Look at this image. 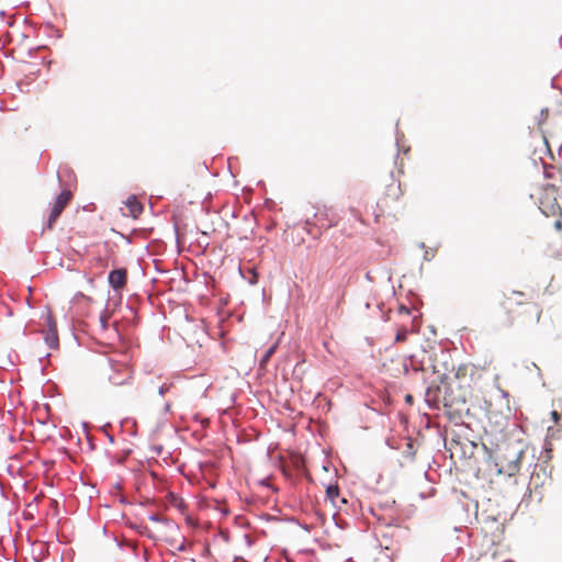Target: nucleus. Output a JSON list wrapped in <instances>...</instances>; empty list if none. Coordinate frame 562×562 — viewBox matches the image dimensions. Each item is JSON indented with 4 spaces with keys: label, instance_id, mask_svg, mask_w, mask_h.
<instances>
[{
    "label": "nucleus",
    "instance_id": "7ed1b4c3",
    "mask_svg": "<svg viewBox=\"0 0 562 562\" xmlns=\"http://www.w3.org/2000/svg\"><path fill=\"white\" fill-rule=\"evenodd\" d=\"M402 196L403 190L401 182L392 178L391 182L385 186V190L380 198L378 205L380 206L381 211L390 212L400 202Z\"/></svg>",
    "mask_w": 562,
    "mask_h": 562
},
{
    "label": "nucleus",
    "instance_id": "39448f33",
    "mask_svg": "<svg viewBox=\"0 0 562 562\" xmlns=\"http://www.w3.org/2000/svg\"><path fill=\"white\" fill-rule=\"evenodd\" d=\"M42 319H43V325L46 328L44 330V334H45L44 339H45L46 344L48 345L49 348H57L59 339H58L56 321H55L52 312L49 310H47L43 314Z\"/></svg>",
    "mask_w": 562,
    "mask_h": 562
},
{
    "label": "nucleus",
    "instance_id": "aec40b11",
    "mask_svg": "<svg viewBox=\"0 0 562 562\" xmlns=\"http://www.w3.org/2000/svg\"><path fill=\"white\" fill-rule=\"evenodd\" d=\"M405 400H406L407 403H412L413 402V396L408 394V395H406Z\"/></svg>",
    "mask_w": 562,
    "mask_h": 562
},
{
    "label": "nucleus",
    "instance_id": "6e6552de",
    "mask_svg": "<svg viewBox=\"0 0 562 562\" xmlns=\"http://www.w3.org/2000/svg\"><path fill=\"white\" fill-rule=\"evenodd\" d=\"M125 207L127 209V215L133 218H137L143 212V205L135 196L127 198Z\"/></svg>",
    "mask_w": 562,
    "mask_h": 562
},
{
    "label": "nucleus",
    "instance_id": "f8f14e48",
    "mask_svg": "<svg viewBox=\"0 0 562 562\" xmlns=\"http://www.w3.org/2000/svg\"><path fill=\"white\" fill-rule=\"evenodd\" d=\"M559 167H550L546 169V176L547 178L557 179L559 181V176L557 172L553 171V169H558Z\"/></svg>",
    "mask_w": 562,
    "mask_h": 562
},
{
    "label": "nucleus",
    "instance_id": "20e7f679",
    "mask_svg": "<svg viewBox=\"0 0 562 562\" xmlns=\"http://www.w3.org/2000/svg\"><path fill=\"white\" fill-rule=\"evenodd\" d=\"M72 199V193L70 190H63L56 198L54 204L50 207L48 218L46 222V226L44 229H53L55 223L59 218L60 214L65 210V207L69 204Z\"/></svg>",
    "mask_w": 562,
    "mask_h": 562
},
{
    "label": "nucleus",
    "instance_id": "b1692460",
    "mask_svg": "<svg viewBox=\"0 0 562 562\" xmlns=\"http://www.w3.org/2000/svg\"><path fill=\"white\" fill-rule=\"evenodd\" d=\"M513 294H518L520 296H524L525 294L522 292H513Z\"/></svg>",
    "mask_w": 562,
    "mask_h": 562
},
{
    "label": "nucleus",
    "instance_id": "f257e3e1",
    "mask_svg": "<svg viewBox=\"0 0 562 562\" xmlns=\"http://www.w3.org/2000/svg\"><path fill=\"white\" fill-rule=\"evenodd\" d=\"M499 307L504 323L507 325H513L514 323L525 325L528 322L538 323L541 315V310L538 305L517 302L512 296H505L499 303Z\"/></svg>",
    "mask_w": 562,
    "mask_h": 562
},
{
    "label": "nucleus",
    "instance_id": "9b49d317",
    "mask_svg": "<svg viewBox=\"0 0 562 562\" xmlns=\"http://www.w3.org/2000/svg\"><path fill=\"white\" fill-rule=\"evenodd\" d=\"M407 336H408V330L405 327H401L396 333L395 341L404 342L407 340Z\"/></svg>",
    "mask_w": 562,
    "mask_h": 562
},
{
    "label": "nucleus",
    "instance_id": "ddd939ff",
    "mask_svg": "<svg viewBox=\"0 0 562 562\" xmlns=\"http://www.w3.org/2000/svg\"><path fill=\"white\" fill-rule=\"evenodd\" d=\"M554 172H557V175L559 176V184L560 187H562V166L559 167L558 169H553Z\"/></svg>",
    "mask_w": 562,
    "mask_h": 562
},
{
    "label": "nucleus",
    "instance_id": "412c9836",
    "mask_svg": "<svg viewBox=\"0 0 562 562\" xmlns=\"http://www.w3.org/2000/svg\"><path fill=\"white\" fill-rule=\"evenodd\" d=\"M336 225V221H329V223L326 225V227H331Z\"/></svg>",
    "mask_w": 562,
    "mask_h": 562
},
{
    "label": "nucleus",
    "instance_id": "1a4fd4ad",
    "mask_svg": "<svg viewBox=\"0 0 562 562\" xmlns=\"http://www.w3.org/2000/svg\"><path fill=\"white\" fill-rule=\"evenodd\" d=\"M167 502L170 506L177 508L180 513H184V510L187 509L184 501L173 493H168Z\"/></svg>",
    "mask_w": 562,
    "mask_h": 562
},
{
    "label": "nucleus",
    "instance_id": "2eb2a0df",
    "mask_svg": "<svg viewBox=\"0 0 562 562\" xmlns=\"http://www.w3.org/2000/svg\"><path fill=\"white\" fill-rule=\"evenodd\" d=\"M554 227L557 231H561L562 229V220L559 218L554 222Z\"/></svg>",
    "mask_w": 562,
    "mask_h": 562
},
{
    "label": "nucleus",
    "instance_id": "4468645a",
    "mask_svg": "<svg viewBox=\"0 0 562 562\" xmlns=\"http://www.w3.org/2000/svg\"><path fill=\"white\" fill-rule=\"evenodd\" d=\"M398 313L400 314H404V315H409V308H407L406 306L404 305H401L400 308H398Z\"/></svg>",
    "mask_w": 562,
    "mask_h": 562
},
{
    "label": "nucleus",
    "instance_id": "dca6fc26",
    "mask_svg": "<svg viewBox=\"0 0 562 562\" xmlns=\"http://www.w3.org/2000/svg\"><path fill=\"white\" fill-rule=\"evenodd\" d=\"M551 416L554 422H558L560 419V414L557 411H552Z\"/></svg>",
    "mask_w": 562,
    "mask_h": 562
},
{
    "label": "nucleus",
    "instance_id": "f03ea898",
    "mask_svg": "<svg viewBox=\"0 0 562 562\" xmlns=\"http://www.w3.org/2000/svg\"><path fill=\"white\" fill-rule=\"evenodd\" d=\"M522 457L524 451L513 446H506L501 449L495 462L498 473L515 476L520 471Z\"/></svg>",
    "mask_w": 562,
    "mask_h": 562
},
{
    "label": "nucleus",
    "instance_id": "a211bd4d",
    "mask_svg": "<svg viewBox=\"0 0 562 562\" xmlns=\"http://www.w3.org/2000/svg\"><path fill=\"white\" fill-rule=\"evenodd\" d=\"M106 321H108V317H104V316L101 317V323H102L103 328H106Z\"/></svg>",
    "mask_w": 562,
    "mask_h": 562
},
{
    "label": "nucleus",
    "instance_id": "0eeeda50",
    "mask_svg": "<svg viewBox=\"0 0 562 562\" xmlns=\"http://www.w3.org/2000/svg\"><path fill=\"white\" fill-rule=\"evenodd\" d=\"M127 271L125 269H116L110 272L109 283L114 290H122L126 285Z\"/></svg>",
    "mask_w": 562,
    "mask_h": 562
},
{
    "label": "nucleus",
    "instance_id": "9d476101",
    "mask_svg": "<svg viewBox=\"0 0 562 562\" xmlns=\"http://www.w3.org/2000/svg\"><path fill=\"white\" fill-rule=\"evenodd\" d=\"M339 497V487L337 484L328 485L326 488V498L330 501L333 506H337V499Z\"/></svg>",
    "mask_w": 562,
    "mask_h": 562
},
{
    "label": "nucleus",
    "instance_id": "6ab92c4d",
    "mask_svg": "<svg viewBox=\"0 0 562 562\" xmlns=\"http://www.w3.org/2000/svg\"><path fill=\"white\" fill-rule=\"evenodd\" d=\"M467 370V367H460L457 371V376H460L461 372L462 371H465Z\"/></svg>",
    "mask_w": 562,
    "mask_h": 562
},
{
    "label": "nucleus",
    "instance_id": "5701e85b",
    "mask_svg": "<svg viewBox=\"0 0 562 562\" xmlns=\"http://www.w3.org/2000/svg\"><path fill=\"white\" fill-rule=\"evenodd\" d=\"M151 519L155 520V521H159L160 520L157 515L153 516Z\"/></svg>",
    "mask_w": 562,
    "mask_h": 562
},
{
    "label": "nucleus",
    "instance_id": "4be33fe9",
    "mask_svg": "<svg viewBox=\"0 0 562 562\" xmlns=\"http://www.w3.org/2000/svg\"><path fill=\"white\" fill-rule=\"evenodd\" d=\"M273 352V349L271 348L268 352H267V356L266 358H269L271 356V353Z\"/></svg>",
    "mask_w": 562,
    "mask_h": 562
},
{
    "label": "nucleus",
    "instance_id": "423d86ee",
    "mask_svg": "<svg viewBox=\"0 0 562 562\" xmlns=\"http://www.w3.org/2000/svg\"><path fill=\"white\" fill-rule=\"evenodd\" d=\"M445 406L456 412H460L461 407L465 405L464 394H454V390L449 387L443 395Z\"/></svg>",
    "mask_w": 562,
    "mask_h": 562
},
{
    "label": "nucleus",
    "instance_id": "f3484780",
    "mask_svg": "<svg viewBox=\"0 0 562 562\" xmlns=\"http://www.w3.org/2000/svg\"><path fill=\"white\" fill-rule=\"evenodd\" d=\"M168 390H169V386H168V385H166V384H165V385H162V386H160V387H159V393H160V395H164V394H165V392H167Z\"/></svg>",
    "mask_w": 562,
    "mask_h": 562
}]
</instances>
